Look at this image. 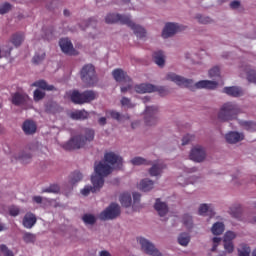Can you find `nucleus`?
<instances>
[{
    "label": "nucleus",
    "instance_id": "f257e3e1",
    "mask_svg": "<svg viewBox=\"0 0 256 256\" xmlns=\"http://www.w3.org/2000/svg\"><path fill=\"white\" fill-rule=\"evenodd\" d=\"M167 81H172L176 83L178 87H186V89H191V91H195V89H217L219 83L217 81L211 80H201L196 84L191 79H187L183 76H179L173 72H170L166 75Z\"/></svg>",
    "mask_w": 256,
    "mask_h": 256
},
{
    "label": "nucleus",
    "instance_id": "f03ea898",
    "mask_svg": "<svg viewBox=\"0 0 256 256\" xmlns=\"http://www.w3.org/2000/svg\"><path fill=\"white\" fill-rule=\"evenodd\" d=\"M95 139V131L93 129H85V135H78L72 137L68 142L62 145L65 151H74L85 147L87 143H91Z\"/></svg>",
    "mask_w": 256,
    "mask_h": 256
},
{
    "label": "nucleus",
    "instance_id": "7ed1b4c3",
    "mask_svg": "<svg viewBox=\"0 0 256 256\" xmlns=\"http://www.w3.org/2000/svg\"><path fill=\"white\" fill-rule=\"evenodd\" d=\"M105 22L108 24L120 23L121 25L130 27L134 33H145V28L133 22L131 16L110 13L105 17Z\"/></svg>",
    "mask_w": 256,
    "mask_h": 256
},
{
    "label": "nucleus",
    "instance_id": "20e7f679",
    "mask_svg": "<svg viewBox=\"0 0 256 256\" xmlns=\"http://www.w3.org/2000/svg\"><path fill=\"white\" fill-rule=\"evenodd\" d=\"M95 175H92L91 177V183L92 185H95L97 187H103L105 185V177L107 175H111L113 168L109 166V164H106L105 162H99L97 165H95L94 168Z\"/></svg>",
    "mask_w": 256,
    "mask_h": 256
},
{
    "label": "nucleus",
    "instance_id": "39448f33",
    "mask_svg": "<svg viewBox=\"0 0 256 256\" xmlns=\"http://www.w3.org/2000/svg\"><path fill=\"white\" fill-rule=\"evenodd\" d=\"M238 113H241L239 106L233 102H227L222 105L218 113V119L220 121H232V119H237Z\"/></svg>",
    "mask_w": 256,
    "mask_h": 256
},
{
    "label": "nucleus",
    "instance_id": "423d86ee",
    "mask_svg": "<svg viewBox=\"0 0 256 256\" xmlns=\"http://www.w3.org/2000/svg\"><path fill=\"white\" fill-rule=\"evenodd\" d=\"M97 99V92L93 90H86L84 92H79L74 90L71 94V101L76 105H83L84 103H91Z\"/></svg>",
    "mask_w": 256,
    "mask_h": 256
},
{
    "label": "nucleus",
    "instance_id": "0eeeda50",
    "mask_svg": "<svg viewBox=\"0 0 256 256\" xmlns=\"http://www.w3.org/2000/svg\"><path fill=\"white\" fill-rule=\"evenodd\" d=\"M112 76L114 77L115 81L117 83H122L121 92L127 93L130 89L133 87V81L131 78L127 75V72L123 71L121 68L114 69L112 71Z\"/></svg>",
    "mask_w": 256,
    "mask_h": 256
},
{
    "label": "nucleus",
    "instance_id": "6e6552de",
    "mask_svg": "<svg viewBox=\"0 0 256 256\" xmlns=\"http://www.w3.org/2000/svg\"><path fill=\"white\" fill-rule=\"evenodd\" d=\"M80 77L83 83L89 87L97 83V73L95 72V66L93 64H86L80 71Z\"/></svg>",
    "mask_w": 256,
    "mask_h": 256
},
{
    "label": "nucleus",
    "instance_id": "1a4fd4ad",
    "mask_svg": "<svg viewBox=\"0 0 256 256\" xmlns=\"http://www.w3.org/2000/svg\"><path fill=\"white\" fill-rule=\"evenodd\" d=\"M121 215V207L119 204L112 203L110 204L103 212L100 213L99 219L101 221H109L117 219Z\"/></svg>",
    "mask_w": 256,
    "mask_h": 256
},
{
    "label": "nucleus",
    "instance_id": "9d476101",
    "mask_svg": "<svg viewBox=\"0 0 256 256\" xmlns=\"http://www.w3.org/2000/svg\"><path fill=\"white\" fill-rule=\"evenodd\" d=\"M12 105H15L16 107H33V101L29 97V95L25 92H16L12 94L11 99Z\"/></svg>",
    "mask_w": 256,
    "mask_h": 256
},
{
    "label": "nucleus",
    "instance_id": "9b49d317",
    "mask_svg": "<svg viewBox=\"0 0 256 256\" xmlns=\"http://www.w3.org/2000/svg\"><path fill=\"white\" fill-rule=\"evenodd\" d=\"M138 243L141 245L142 251L147 255L151 256H163V254L155 247V244L149 242V240L140 237L138 238Z\"/></svg>",
    "mask_w": 256,
    "mask_h": 256
},
{
    "label": "nucleus",
    "instance_id": "f8f14e48",
    "mask_svg": "<svg viewBox=\"0 0 256 256\" xmlns=\"http://www.w3.org/2000/svg\"><path fill=\"white\" fill-rule=\"evenodd\" d=\"M157 113H159V107L147 106L144 113V121L148 127L157 124Z\"/></svg>",
    "mask_w": 256,
    "mask_h": 256
},
{
    "label": "nucleus",
    "instance_id": "ddd939ff",
    "mask_svg": "<svg viewBox=\"0 0 256 256\" xmlns=\"http://www.w3.org/2000/svg\"><path fill=\"white\" fill-rule=\"evenodd\" d=\"M59 46L62 53H64L65 55H79V52L75 50V48L73 47V43L69 40V38H61L59 41Z\"/></svg>",
    "mask_w": 256,
    "mask_h": 256
},
{
    "label": "nucleus",
    "instance_id": "4468645a",
    "mask_svg": "<svg viewBox=\"0 0 256 256\" xmlns=\"http://www.w3.org/2000/svg\"><path fill=\"white\" fill-rule=\"evenodd\" d=\"M205 157H207V154L205 153V149L201 146L194 147L190 152L191 161H195L196 163L205 161Z\"/></svg>",
    "mask_w": 256,
    "mask_h": 256
},
{
    "label": "nucleus",
    "instance_id": "2eb2a0df",
    "mask_svg": "<svg viewBox=\"0 0 256 256\" xmlns=\"http://www.w3.org/2000/svg\"><path fill=\"white\" fill-rule=\"evenodd\" d=\"M104 159L106 163H109L110 165H116V169H121V167H123V158L115 154V152H107L104 155Z\"/></svg>",
    "mask_w": 256,
    "mask_h": 256
},
{
    "label": "nucleus",
    "instance_id": "dca6fc26",
    "mask_svg": "<svg viewBox=\"0 0 256 256\" xmlns=\"http://www.w3.org/2000/svg\"><path fill=\"white\" fill-rule=\"evenodd\" d=\"M186 29L187 26H184L182 24L168 22L165 24L162 33H182V31H185Z\"/></svg>",
    "mask_w": 256,
    "mask_h": 256
},
{
    "label": "nucleus",
    "instance_id": "f3484780",
    "mask_svg": "<svg viewBox=\"0 0 256 256\" xmlns=\"http://www.w3.org/2000/svg\"><path fill=\"white\" fill-rule=\"evenodd\" d=\"M164 169H167V165H165V163L156 162L149 169V175L150 177H161Z\"/></svg>",
    "mask_w": 256,
    "mask_h": 256
},
{
    "label": "nucleus",
    "instance_id": "a211bd4d",
    "mask_svg": "<svg viewBox=\"0 0 256 256\" xmlns=\"http://www.w3.org/2000/svg\"><path fill=\"white\" fill-rule=\"evenodd\" d=\"M37 223V216L35 214L28 212L24 215L22 220V225L25 229H33Z\"/></svg>",
    "mask_w": 256,
    "mask_h": 256
},
{
    "label": "nucleus",
    "instance_id": "6ab92c4d",
    "mask_svg": "<svg viewBox=\"0 0 256 256\" xmlns=\"http://www.w3.org/2000/svg\"><path fill=\"white\" fill-rule=\"evenodd\" d=\"M25 135H34L37 133V124L33 120H26L22 125Z\"/></svg>",
    "mask_w": 256,
    "mask_h": 256
},
{
    "label": "nucleus",
    "instance_id": "aec40b11",
    "mask_svg": "<svg viewBox=\"0 0 256 256\" xmlns=\"http://www.w3.org/2000/svg\"><path fill=\"white\" fill-rule=\"evenodd\" d=\"M223 93H226L230 97H243L244 95L243 88L237 86L225 87Z\"/></svg>",
    "mask_w": 256,
    "mask_h": 256
},
{
    "label": "nucleus",
    "instance_id": "412c9836",
    "mask_svg": "<svg viewBox=\"0 0 256 256\" xmlns=\"http://www.w3.org/2000/svg\"><path fill=\"white\" fill-rule=\"evenodd\" d=\"M154 209L157 211L160 217H165V214L169 213V207L165 202H161V199H156V203L154 204Z\"/></svg>",
    "mask_w": 256,
    "mask_h": 256
},
{
    "label": "nucleus",
    "instance_id": "4be33fe9",
    "mask_svg": "<svg viewBox=\"0 0 256 256\" xmlns=\"http://www.w3.org/2000/svg\"><path fill=\"white\" fill-rule=\"evenodd\" d=\"M225 139L227 143L235 144L239 143V141H243L244 136L239 132H230L226 134Z\"/></svg>",
    "mask_w": 256,
    "mask_h": 256
},
{
    "label": "nucleus",
    "instance_id": "5701e85b",
    "mask_svg": "<svg viewBox=\"0 0 256 256\" xmlns=\"http://www.w3.org/2000/svg\"><path fill=\"white\" fill-rule=\"evenodd\" d=\"M241 69L244 71V73L247 74V79H248L249 83L256 84V71L251 69V66H249V65H242Z\"/></svg>",
    "mask_w": 256,
    "mask_h": 256
},
{
    "label": "nucleus",
    "instance_id": "b1692460",
    "mask_svg": "<svg viewBox=\"0 0 256 256\" xmlns=\"http://www.w3.org/2000/svg\"><path fill=\"white\" fill-rule=\"evenodd\" d=\"M31 87H38L43 91H55V86L47 84L45 80H38L31 84Z\"/></svg>",
    "mask_w": 256,
    "mask_h": 256
},
{
    "label": "nucleus",
    "instance_id": "393cba45",
    "mask_svg": "<svg viewBox=\"0 0 256 256\" xmlns=\"http://www.w3.org/2000/svg\"><path fill=\"white\" fill-rule=\"evenodd\" d=\"M154 63L158 65V67H164L165 66V53L163 51L158 50L153 53L152 55Z\"/></svg>",
    "mask_w": 256,
    "mask_h": 256
},
{
    "label": "nucleus",
    "instance_id": "a878e982",
    "mask_svg": "<svg viewBox=\"0 0 256 256\" xmlns=\"http://www.w3.org/2000/svg\"><path fill=\"white\" fill-rule=\"evenodd\" d=\"M136 93H153L155 85L153 84H139L135 86Z\"/></svg>",
    "mask_w": 256,
    "mask_h": 256
},
{
    "label": "nucleus",
    "instance_id": "bb28decb",
    "mask_svg": "<svg viewBox=\"0 0 256 256\" xmlns=\"http://www.w3.org/2000/svg\"><path fill=\"white\" fill-rule=\"evenodd\" d=\"M71 119H75L76 121H85V119L89 118V112L85 110H78L75 112H72L70 114Z\"/></svg>",
    "mask_w": 256,
    "mask_h": 256
},
{
    "label": "nucleus",
    "instance_id": "cd10ccee",
    "mask_svg": "<svg viewBox=\"0 0 256 256\" xmlns=\"http://www.w3.org/2000/svg\"><path fill=\"white\" fill-rule=\"evenodd\" d=\"M45 111L46 113H52L55 115V113H59V111H61V106H59L57 102L51 101L45 105Z\"/></svg>",
    "mask_w": 256,
    "mask_h": 256
},
{
    "label": "nucleus",
    "instance_id": "c85d7f7f",
    "mask_svg": "<svg viewBox=\"0 0 256 256\" xmlns=\"http://www.w3.org/2000/svg\"><path fill=\"white\" fill-rule=\"evenodd\" d=\"M120 203H121L122 207H131V203H133L131 194L129 192L122 193L120 195Z\"/></svg>",
    "mask_w": 256,
    "mask_h": 256
},
{
    "label": "nucleus",
    "instance_id": "c756f323",
    "mask_svg": "<svg viewBox=\"0 0 256 256\" xmlns=\"http://www.w3.org/2000/svg\"><path fill=\"white\" fill-rule=\"evenodd\" d=\"M153 185H155V182L149 179H143L139 184V190L140 191H151L153 189Z\"/></svg>",
    "mask_w": 256,
    "mask_h": 256
},
{
    "label": "nucleus",
    "instance_id": "7c9ffc66",
    "mask_svg": "<svg viewBox=\"0 0 256 256\" xmlns=\"http://www.w3.org/2000/svg\"><path fill=\"white\" fill-rule=\"evenodd\" d=\"M103 186H95L93 184V186H85L82 190H81V194L84 195V197H87L89 195V193H97V191H100L101 188Z\"/></svg>",
    "mask_w": 256,
    "mask_h": 256
},
{
    "label": "nucleus",
    "instance_id": "2f4dec72",
    "mask_svg": "<svg viewBox=\"0 0 256 256\" xmlns=\"http://www.w3.org/2000/svg\"><path fill=\"white\" fill-rule=\"evenodd\" d=\"M211 231L213 235H222L223 231H225V224L222 222H216L213 224Z\"/></svg>",
    "mask_w": 256,
    "mask_h": 256
},
{
    "label": "nucleus",
    "instance_id": "473e14b6",
    "mask_svg": "<svg viewBox=\"0 0 256 256\" xmlns=\"http://www.w3.org/2000/svg\"><path fill=\"white\" fill-rule=\"evenodd\" d=\"M190 241H191V236H189L188 233H181L178 236V243L182 247H187V245H189Z\"/></svg>",
    "mask_w": 256,
    "mask_h": 256
},
{
    "label": "nucleus",
    "instance_id": "72a5a7b5",
    "mask_svg": "<svg viewBox=\"0 0 256 256\" xmlns=\"http://www.w3.org/2000/svg\"><path fill=\"white\" fill-rule=\"evenodd\" d=\"M206 213L210 217H214L215 216V212L213 210H211V206H209L207 204L200 205V207H199V215H205Z\"/></svg>",
    "mask_w": 256,
    "mask_h": 256
},
{
    "label": "nucleus",
    "instance_id": "f704fd0d",
    "mask_svg": "<svg viewBox=\"0 0 256 256\" xmlns=\"http://www.w3.org/2000/svg\"><path fill=\"white\" fill-rule=\"evenodd\" d=\"M130 162L132 165H153L151 160H147L143 157H134Z\"/></svg>",
    "mask_w": 256,
    "mask_h": 256
},
{
    "label": "nucleus",
    "instance_id": "c9c22d12",
    "mask_svg": "<svg viewBox=\"0 0 256 256\" xmlns=\"http://www.w3.org/2000/svg\"><path fill=\"white\" fill-rule=\"evenodd\" d=\"M182 223L186 229H193V217L189 214H184L182 217Z\"/></svg>",
    "mask_w": 256,
    "mask_h": 256
},
{
    "label": "nucleus",
    "instance_id": "e433bc0d",
    "mask_svg": "<svg viewBox=\"0 0 256 256\" xmlns=\"http://www.w3.org/2000/svg\"><path fill=\"white\" fill-rule=\"evenodd\" d=\"M44 60L45 52L41 50L34 55V57L32 58V63H34V65H39L40 63H43Z\"/></svg>",
    "mask_w": 256,
    "mask_h": 256
},
{
    "label": "nucleus",
    "instance_id": "4c0bfd02",
    "mask_svg": "<svg viewBox=\"0 0 256 256\" xmlns=\"http://www.w3.org/2000/svg\"><path fill=\"white\" fill-rule=\"evenodd\" d=\"M22 239L24 243H27V244L35 243V241H37V236L30 232H24Z\"/></svg>",
    "mask_w": 256,
    "mask_h": 256
},
{
    "label": "nucleus",
    "instance_id": "58836bf2",
    "mask_svg": "<svg viewBox=\"0 0 256 256\" xmlns=\"http://www.w3.org/2000/svg\"><path fill=\"white\" fill-rule=\"evenodd\" d=\"M210 79H221V69L218 66L213 67L209 70Z\"/></svg>",
    "mask_w": 256,
    "mask_h": 256
},
{
    "label": "nucleus",
    "instance_id": "ea45409f",
    "mask_svg": "<svg viewBox=\"0 0 256 256\" xmlns=\"http://www.w3.org/2000/svg\"><path fill=\"white\" fill-rule=\"evenodd\" d=\"M45 95H46L45 91L36 89L33 93V99L35 103H39V101H43V99H45Z\"/></svg>",
    "mask_w": 256,
    "mask_h": 256
},
{
    "label": "nucleus",
    "instance_id": "a19ab883",
    "mask_svg": "<svg viewBox=\"0 0 256 256\" xmlns=\"http://www.w3.org/2000/svg\"><path fill=\"white\" fill-rule=\"evenodd\" d=\"M83 179V174H81V172H73L71 175H70V183L72 185H75V183H79V181H81Z\"/></svg>",
    "mask_w": 256,
    "mask_h": 256
},
{
    "label": "nucleus",
    "instance_id": "79ce46f5",
    "mask_svg": "<svg viewBox=\"0 0 256 256\" xmlns=\"http://www.w3.org/2000/svg\"><path fill=\"white\" fill-rule=\"evenodd\" d=\"M11 9H13V5H11L9 2L0 4V15H7Z\"/></svg>",
    "mask_w": 256,
    "mask_h": 256
},
{
    "label": "nucleus",
    "instance_id": "37998d69",
    "mask_svg": "<svg viewBox=\"0 0 256 256\" xmlns=\"http://www.w3.org/2000/svg\"><path fill=\"white\" fill-rule=\"evenodd\" d=\"M82 221H84L85 225H95L97 219L93 216V214H85L82 217Z\"/></svg>",
    "mask_w": 256,
    "mask_h": 256
},
{
    "label": "nucleus",
    "instance_id": "c03bdc74",
    "mask_svg": "<svg viewBox=\"0 0 256 256\" xmlns=\"http://www.w3.org/2000/svg\"><path fill=\"white\" fill-rule=\"evenodd\" d=\"M243 212V210L241 209V206H233L230 208V214L232 215V217H234L235 219H239V217H241V213Z\"/></svg>",
    "mask_w": 256,
    "mask_h": 256
},
{
    "label": "nucleus",
    "instance_id": "a18cd8bd",
    "mask_svg": "<svg viewBox=\"0 0 256 256\" xmlns=\"http://www.w3.org/2000/svg\"><path fill=\"white\" fill-rule=\"evenodd\" d=\"M242 127L246 129V131H256V123L251 121H242Z\"/></svg>",
    "mask_w": 256,
    "mask_h": 256
},
{
    "label": "nucleus",
    "instance_id": "49530a36",
    "mask_svg": "<svg viewBox=\"0 0 256 256\" xmlns=\"http://www.w3.org/2000/svg\"><path fill=\"white\" fill-rule=\"evenodd\" d=\"M61 191V188L57 184H52L48 188L43 189L42 193H59Z\"/></svg>",
    "mask_w": 256,
    "mask_h": 256
},
{
    "label": "nucleus",
    "instance_id": "de8ad7c7",
    "mask_svg": "<svg viewBox=\"0 0 256 256\" xmlns=\"http://www.w3.org/2000/svg\"><path fill=\"white\" fill-rule=\"evenodd\" d=\"M23 40V35L14 34L11 41L15 47H19L23 43Z\"/></svg>",
    "mask_w": 256,
    "mask_h": 256
},
{
    "label": "nucleus",
    "instance_id": "09e8293b",
    "mask_svg": "<svg viewBox=\"0 0 256 256\" xmlns=\"http://www.w3.org/2000/svg\"><path fill=\"white\" fill-rule=\"evenodd\" d=\"M120 103L122 107H127L128 109H133L135 107V104L131 102V99L127 97H122L120 100Z\"/></svg>",
    "mask_w": 256,
    "mask_h": 256
},
{
    "label": "nucleus",
    "instance_id": "8fccbe9b",
    "mask_svg": "<svg viewBox=\"0 0 256 256\" xmlns=\"http://www.w3.org/2000/svg\"><path fill=\"white\" fill-rule=\"evenodd\" d=\"M106 115H109L111 117V119H115L116 121H121L122 117H125V116H121V113H119L115 110L107 111Z\"/></svg>",
    "mask_w": 256,
    "mask_h": 256
},
{
    "label": "nucleus",
    "instance_id": "3c124183",
    "mask_svg": "<svg viewBox=\"0 0 256 256\" xmlns=\"http://www.w3.org/2000/svg\"><path fill=\"white\" fill-rule=\"evenodd\" d=\"M196 19L198 20L199 23H202L203 25H207L209 23H213V20L210 17H208V16L197 15Z\"/></svg>",
    "mask_w": 256,
    "mask_h": 256
},
{
    "label": "nucleus",
    "instance_id": "603ef678",
    "mask_svg": "<svg viewBox=\"0 0 256 256\" xmlns=\"http://www.w3.org/2000/svg\"><path fill=\"white\" fill-rule=\"evenodd\" d=\"M0 251L1 253H3V256H15L13 251L9 250V248L5 244L0 245Z\"/></svg>",
    "mask_w": 256,
    "mask_h": 256
},
{
    "label": "nucleus",
    "instance_id": "864d4df0",
    "mask_svg": "<svg viewBox=\"0 0 256 256\" xmlns=\"http://www.w3.org/2000/svg\"><path fill=\"white\" fill-rule=\"evenodd\" d=\"M159 93V95H161V97H165V95H167V88L163 87V86H154V90L153 93Z\"/></svg>",
    "mask_w": 256,
    "mask_h": 256
},
{
    "label": "nucleus",
    "instance_id": "5fc2aeb1",
    "mask_svg": "<svg viewBox=\"0 0 256 256\" xmlns=\"http://www.w3.org/2000/svg\"><path fill=\"white\" fill-rule=\"evenodd\" d=\"M239 256H249L251 254V248L247 245L242 246V250H238Z\"/></svg>",
    "mask_w": 256,
    "mask_h": 256
},
{
    "label": "nucleus",
    "instance_id": "6e6d98bb",
    "mask_svg": "<svg viewBox=\"0 0 256 256\" xmlns=\"http://www.w3.org/2000/svg\"><path fill=\"white\" fill-rule=\"evenodd\" d=\"M233 239H235V233L232 231H228L224 235V242H233Z\"/></svg>",
    "mask_w": 256,
    "mask_h": 256
},
{
    "label": "nucleus",
    "instance_id": "4d7b16f0",
    "mask_svg": "<svg viewBox=\"0 0 256 256\" xmlns=\"http://www.w3.org/2000/svg\"><path fill=\"white\" fill-rule=\"evenodd\" d=\"M195 139V136L187 134L182 138V145H188Z\"/></svg>",
    "mask_w": 256,
    "mask_h": 256
},
{
    "label": "nucleus",
    "instance_id": "13d9d810",
    "mask_svg": "<svg viewBox=\"0 0 256 256\" xmlns=\"http://www.w3.org/2000/svg\"><path fill=\"white\" fill-rule=\"evenodd\" d=\"M224 249L227 251V253H233L235 249L233 242H224Z\"/></svg>",
    "mask_w": 256,
    "mask_h": 256
},
{
    "label": "nucleus",
    "instance_id": "bf43d9fd",
    "mask_svg": "<svg viewBox=\"0 0 256 256\" xmlns=\"http://www.w3.org/2000/svg\"><path fill=\"white\" fill-rule=\"evenodd\" d=\"M19 213H20V210L18 207L13 206L9 209V214L11 215V217H17Z\"/></svg>",
    "mask_w": 256,
    "mask_h": 256
},
{
    "label": "nucleus",
    "instance_id": "052dcab7",
    "mask_svg": "<svg viewBox=\"0 0 256 256\" xmlns=\"http://www.w3.org/2000/svg\"><path fill=\"white\" fill-rule=\"evenodd\" d=\"M213 247H212V249H211V251H217V247H218V245H219V243H221V238H219V237H214L213 238Z\"/></svg>",
    "mask_w": 256,
    "mask_h": 256
},
{
    "label": "nucleus",
    "instance_id": "680f3d73",
    "mask_svg": "<svg viewBox=\"0 0 256 256\" xmlns=\"http://www.w3.org/2000/svg\"><path fill=\"white\" fill-rule=\"evenodd\" d=\"M133 201H134V205L139 203V201H141V194L139 192L133 193Z\"/></svg>",
    "mask_w": 256,
    "mask_h": 256
},
{
    "label": "nucleus",
    "instance_id": "e2e57ef3",
    "mask_svg": "<svg viewBox=\"0 0 256 256\" xmlns=\"http://www.w3.org/2000/svg\"><path fill=\"white\" fill-rule=\"evenodd\" d=\"M240 6H241V2L240 1H232L230 3L231 9H239Z\"/></svg>",
    "mask_w": 256,
    "mask_h": 256
},
{
    "label": "nucleus",
    "instance_id": "0e129e2a",
    "mask_svg": "<svg viewBox=\"0 0 256 256\" xmlns=\"http://www.w3.org/2000/svg\"><path fill=\"white\" fill-rule=\"evenodd\" d=\"M33 201L35 203L41 204V203H43V198L41 196H34Z\"/></svg>",
    "mask_w": 256,
    "mask_h": 256
},
{
    "label": "nucleus",
    "instance_id": "69168bd1",
    "mask_svg": "<svg viewBox=\"0 0 256 256\" xmlns=\"http://www.w3.org/2000/svg\"><path fill=\"white\" fill-rule=\"evenodd\" d=\"M98 123L101 126L107 125V118H105V117L99 118Z\"/></svg>",
    "mask_w": 256,
    "mask_h": 256
},
{
    "label": "nucleus",
    "instance_id": "338daca9",
    "mask_svg": "<svg viewBox=\"0 0 256 256\" xmlns=\"http://www.w3.org/2000/svg\"><path fill=\"white\" fill-rule=\"evenodd\" d=\"M173 35H175V33H162L161 37L163 39H169V37H173Z\"/></svg>",
    "mask_w": 256,
    "mask_h": 256
},
{
    "label": "nucleus",
    "instance_id": "774afa93",
    "mask_svg": "<svg viewBox=\"0 0 256 256\" xmlns=\"http://www.w3.org/2000/svg\"><path fill=\"white\" fill-rule=\"evenodd\" d=\"M99 256H111V253H109L107 250H102L100 251Z\"/></svg>",
    "mask_w": 256,
    "mask_h": 256
}]
</instances>
